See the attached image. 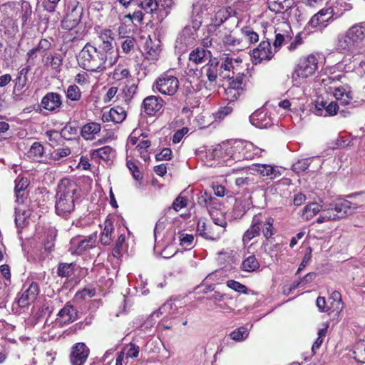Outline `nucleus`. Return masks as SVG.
Here are the masks:
<instances>
[{
	"label": "nucleus",
	"instance_id": "obj_1",
	"mask_svg": "<svg viewBox=\"0 0 365 365\" xmlns=\"http://www.w3.org/2000/svg\"><path fill=\"white\" fill-rule=\"evenodd\" d=\"M116 62V58L87 43L79 53V64L85 70L91 72H102Z\"/></svg>",
	"mask_w": 365,
	"mask_h": 365
},
{
	"label": "nucleus",
	"instance_id": "obj_2",
	"mask_svg": "<svg viewBox=\"0 0 365 365\" xmlns=\"http://www.w3.org/2000/svg\"><path fill=\"white\" fill-rule=\"evenodd\" d=\"M77 184L68 178L61 180L56 194V213L67 218L75 210V202L79 197Z\"/></svg>",
	"mask_w": 365,
	"mask_h": 365
},
{
	"label": "nucleus",
	"instance_id": "obj_3",
	"mask_svg": "<svg viewBox=\"0 0 365 365\" xmlns=\"http://www.w3.org/2000/svg\"><path fill=\"white\" fill-rule=\"evenodd\" d=\"M274 219L261 213L253 216L250 227L245 231L242 237L244 245L250 242L253 238L262 233L266 239H269L274 235L273 226Z\"/></svg>",
	"mask_w": 365,
	"mask_h": 365
},
{
	"label": "nucleus",
	"instance_id": "obj_4",
	"mask_svg": "<svg viewBox=\"0 0 365 365\" xmlns=\"http://www.w3.org/2000/svg\"><path fill=\"white\" fill-rule=\"evenodd\" d=\"M318 68V60L317 57L310 54L307 57L300 58L292 73V79L297 81L298 78H307L313 75Z\"/></svg>",
	"mask_w": 365,
	"mask_h": 365
},
{
	"label": "nucleus",
	"instance_id": "obj_5",
	"mask_svg": "<svg viewBox=\"0 0 365 365\" xmlns=\"http://www.w3.org/2000/svg\"><path fill=\"white\" fill-rule=\"evenodd\" d=\"M154 91L163 95L173 96L179 88V81L177 77L165 73L159 76L153 85Z\"/></svg>",
	"mask_w": 365,
	"mask_h": 365
},
{
	"label": "nucleus",
	"instance_id": "obj_6",
	"mask_svg": "<svg viewBox=\"0 0 365 365\" xmlns=\"http://www.w3.org/2000/svg\"><path fill=\"white\" fill-rule=\"evenodd\" d=\"M233 159L240 161L242 160H252L257 155H260L262 150L255 147L252 143L247 141L239 142L235 146Z\"/></svg>",
	"mask_w": 365,
	"mask_h": 365
},
{
	"label": "nucleus",
	"instance_id": "obj_7",
	"mask_svg": "<svg viewBox=\"0 0 365 365\" xmlns=\"http://www.w3.org/2000/svg\"><path fill=\"white\" fill-rule=\"evenodd\" d=\"M334 49L341 54H352L359 51L346 31L337 35L334 41Z\"/></svg>",
	"mask_w": 365,
	"mask_h": 365
},
{
	"label": "nucleus",
	"instance_id": "obj_8",
	"mask_svg": "<svg viewBox=\"0 0 365 365\" xmlns=\"http://www.w3.org/2000/svg\"><path fill=\"white\" fill-rule=\"evenodd\" d=\"M97 234L93 233L82 240H72V246L70 250L72 254L83 255L87 254L90 250L96 247Z\"/></svg>",
	"mask_w": 365,
	"mask_h": 365
},
{
	"label": "nucleus",
	"instance_id": "obj_9",
	"mask_svg": "<svg viewBox=\"0 0 365 365\" xmlns=\"http://www.w3.org/2000/svg\"><path fill=\"white\" fill-rule=\"evenodd\" d=\"M224 232L225 228L217 225H207L202 220H199L197 225V233L206 240L217 241Z\"/></svg>",
	"mask_w": 365,
	"mask_h": 365
},
{
	"label": "nucleus",
	"instance_id": "obj_10",
	"mask_svg": "<svg viewBox=\"0 0 365 365\" xmlns=\"http://www.w3.org/2000/svg\"><path fill=\"white\" fill-rule=\"evenodd\" d=\"M90 353L89 349L84 343H76L71 348L70 361L71 365H83Z\"/></svg>",
	"mask_w": 365,
	"mask_h": 365
},
{
	"label": "nucleus",
	"instance_id": "obj_11",
	"mask_svg": "<svg viewBox=\"0 0 365 365\" xmlns=\"http://www.w3.org/2000/svg\"><path fill=\"white\" fill-rule=\"evenodd\" d=\"M219 64L220 61L216 58L210 60L209 63L204 66L200 71L201 81H205L206 78L210 82V86H212L219 74Z\"/></svg>",
	"mask_w": 365,
	"mask_h": 365
},
{
	"label": "nucleus",
	"instance_id": "obj_12",
	"mask_svg": "<svg viewBox=\"0 0 365 365\" xmlns=\"http://www.w3.org/2000/svg\"><path fill=\"white\" fill-rule=\"evenodd\" d=\"M38 292L39 289L37 283H31L29 287L22 292L16 300L17 305L21 308L28 307L31 302H34Z\"/></svg>",
	"mask_w": 365,
	"mask_h": 365
},
{
	"label": "nucleus",
	"instance_id": "obj_13",
	"mask_svg": "<svg viewBox=\"0 0 365 365\" xmlns=\"http://www.w3.org/2000/svg\"><path fill=\"white\" fill-rule=\"evenodd\" d=\"M331 206L333 210H334L336 220L344 218L352 214L357 208L355 204L346 200H339Z\"/></svg>",
	"mask_w": 365,
	"mask_h": 365
},
{
	"label": "nucleus",
	"instance_id": "obj_14",
	"mask_svg": "<svg viewBox=\"0 0 365 365\" xmlns=\"http://www.w3.org/2000/svg\"><path fill=\"white\" fill-rule=\"evenodd\" d=\"M163 105L164 101L161 97L150 96L143 100L142 108L147 115H154L163 108Z\"/></svg>",
	"mask_w": 365,
	"mask_h": 365
},
{
	"label": "nucleus",
	"instance_id": "obj_15",
	"mask_svg": "<svg viewBox=\"0 0 365 365\" xmlns=\"http://www.w3.org/2000/svg\"><path fill=\"white\" fill-rule=\"evenodd\" d=\"M113 31L110 29H103L98 33V43H97L98 48L106 51V53H109L113 56L114 53L113 46Z\"/></svg>",
	"mask_w": 365,
	"mask_h": 365
},
{
	"label": "nucleus",
	"instance_id": "obj_16",
	"mask_svg": "<svg viewBox=\"0 0 365 365\" xmlns=\"http://www.w3.org/2000/svg\"><path fill=\"white\" fill-rule=\"evenodd\" d=\"M250 123L257 128H267L274 124L270 114L264 110H256L250 116Z\"/></svg>",
	"mask_w": 365,
	"mask_h": 365
},
{
	"label": "nucleus",
	"instance_id": "obj_17",
	"mask_svg": "<svg viewBox=\"0 0 365 365\" xmlns=\"http://www.w3.org/2000/svg\"><path fill=\"white\" fill-rule=\"evenodd\" d=\"M346 31L360 51L365 41V21L352 25Z\"/></svg>",
	"mask_w": 365,
	"mask_h": 365
},
{
	"label": "nucleus",
	"instance_id": "obj_18",
	"mask_svg": "<svg viewBox=\"0 0 365 365\" xmlns=\"http://www.w3.org/2000/svg\"><path fill=\"white\" fill-rule=\"evenodd\" d=\"M57 316L61 319V325H68L78 319V310L70 302H67Z\"/></svg>",
	"mask_w": 365,
	"mask_h": 365
},
{
	"label": "nucleus",
	"instance_id": "obj_19",
	"mask_svg": "<svg viewBox=\"0 0 365 365\" xmlns=\"http://www.w3.org/2000/svg\"><path fill=\"white\" fill-rule=\"evenodd\" d=\"M274 56L270 43L268 41H262L257 48L253 49L252 57L258 61V63L264 60L269 61Z\"/></svg>",
	"mask_w": 365,
	"mask_h": 365
},
{
	"label": "nucleus",
	"instance_id": "obj_20",
	"mask_svg": "<svg viewBox=\"0 0 365 365\" xmlns=\"http://www.w3.org/2000/svg\"><path fill=\"white\" fill-rule=\"evenodd\" d=\"M41 105L46 110L53 111L62 105L61 96L57 93H48L43 97Z\"/></svg>",
	"mask_w": 365,
	"mask_h": 365
},
{
	"label": "nucleus",
	"instance_id": "obj_21",
	"mask_svg": "<svg viewBox=\"0 0 365 365\" xmlns=\"http://www.w3.org/2000/svg\"><path fill=\"white\" fill-rule=\"evenodd\" d=\"M126 117V113L123 108L116 106L110 109L108 112H103L101 119L103 122L112 121L115 123L123 122Z\"/></svg>",
	"mask_w": 365,
	"mask_h": 365
},
{
	"label": "nucleus",
	"instance_id": "obj_22",
	"mask_svg": "<svg viewBox=\"0 0 365 365\" xmlns=\"http://www.w3.org/2000/svg\"><path fill=\"white\" fill-rule=\"evenodd\" d=\"M252 170L257 172L261 176L267 177L270 180L275 179L281 175V173L277 167L269 164L254 165Z\"/></svg>",
	"mask_w": 365,
	"mask_h": 365
},
{
	"label": "nucleus",
	"instance_id": "obj_23",
	"mask_svg": "<svg viewBox=\"0 0 365 365\" xmlns=\"http://www.w3.org/2000/svg\"><path fill=\"white\" fill-rule=\"evenodd\" d=\"M333 94L335 98L344 106L349 104L353 100L352 91L347 84L334 88Z\"/></svg>",
	"mask_w": 365,
	"mask_h": 365
},
{
	"label": "nucleus",
	"instance_id": "obj_24",
	"mask_svg": "<svg viewBox=\"0 0 365 365\" xmlns=\"http://www.w3.org/2000/svg\"><path fill=\"white\" fill-rule=\"evenodd\" d=\"M101 130V124L96 122H90L81 128V135L85 140H91L95 138V135L100 133Z\"/></svg>",
	"mask_w": 365,
	"mask_h": 365
},
{
	"label": "nucleus",
	"instance_id": "obj_25",
	"mask_svg": "<svg viewBox=\"0 0 365 365\" xmlns=\"http://www.w3.org/2000/svg\"><path fill=\"white\" fill-rule=\"evenodd\" d=\"M329 10V9H324L314 14L309 21V26L312 28H316L321 24L327 22L332 17V11Z\"/></svg>",
	"mask_w": 365,
	"mask_h": 365
},
{
	"label": "nucleus",
	"instance_id": "obj_26",
	"mask_svg": "<svg viewBox=\"0 0 365 365\" xmlns=\"http://www.w3.org/2000/svg\"><path fill=\"white\" fill-rule=\"evenodd\" d=\"M114 225L110 219H106L104 222V227L101 234L100 242L103 245H109L113 241Z\"/></svg>",
	"mask_w": 365,
	"mask_h": 365
},
{
	"label": "nucleus",
	"instance_id": "obj_27",
	"mask_svg": "<svg viewBox=\"0 0 365 365\" xmlns=\"http://www.w3.org/2000/svg\"><path fill=\"white\" fill-rule=\"evenodd\" d=\"M242 63V60L240 58H233L229 56H224L221 58L220 69H223L225 71H232V74H235L238 71V67Z\"/></svg>",
	"mask_w": 365,
	"mask_h": 365
},
{
	"label": "nucleus",
	"instance_id": "obj_28",
	"mask_svg": "<svg viewBox=\"0 0 365 365\" xmlns=\"http://www.w3.org/2000/svg\"><path fill=\"white\" fill-rule=\"evenodd\" d=\"M29 68H22L18 73V76L15 79V85L14 87V93H22L25 91V88L27 83V73Z\"/></svg>",
	"mask_w": 365,
	"mask_h": 365
},
{
	"label": "nucleus",
	"instance_id": "obj_29",
	"mask_svg": "<svg viewBox=\"0 0 365 365\" xmlns=\"http://www.w3.org/2000/svg\"><path fill=\"white\" fill-rule=\"evenodd\" d=\"M210 52L205 48H197L189 55V60L196 64L205 63L210 57Z\"/></svg>",
	"mask_w": 365,
	"mask_h": 365
},
{
	"label": "nucleus",
	"instance_id": "obj_30",
	"mask_svg": "<svg viewBox=\"0 0 365 365\" xmlns=\"http://www.w3.org/2000/svg\"><path fill=\"white\" fill-rule=\"evenodd\" d=\"M230 16V12L225 9H222L218 10L211 19L210 28H215L220 26L225 21H227Z\"/></svg>",
	"mask_w": 365,
	"mask_h": 365
},
{
	"label": "nucleus",
	"instance_id": "obj_31",
	"mask_svg": "<svg viewBox=\"0 0 365 365\" xmlns=\"http://www.w3.org/2000/svg\"><path fill=\"white\" fill-rule=\"evenodd\" d=\"M56 236L57 230L55 227L50 226L46 229L44 249L48 252H51L53 250Z\"/></svg>",
	"mask_w": 365,
	"mask_h": 365
},
{
	"label": "nucleus",
	"instance_id": "obj_32",
	"mask_svg": "<svg viewBox=\"0 0 365 365\" xmlns=\"http://www.w3.org/2000/svg\"><path fill=\"white\" fill-rule=\"evenodd\" d=\"M210 4L207 0H198L192 4V14L195 17L196 20L201 19L205 14L207 11Z\"/></svg>",
	"mask_w": 365,
	"mask_h": 365
},
{
	"label": "nucleus",
	"instance_id": "obj_33",
	"mask_svg": "<svg viewBox=\"0 0 365 365\" xmlns=\"http://www.w3.org/2000/svg\"><path fill=\"white\" fill-rule=\"evenodd\" d=\"M229 78V88L238 89L240 91L243 90V87L246 83L247 76L244 73H237L236 76H227Z\"/></svg>",
	"mask_w": 365,
	"mask_h": 365
},
{
	"label": "nucleus",
	"instance_id": "obj_34",
	"mask_svg": "<svg viewBox=\"0 0 365 365\" xmlns=\"http://www.w3.org/2000/svg\"><path fill=\"white\" fill-rule=\"evenodd\" d=\"M135 4L148 14H153L159 7L157 0H135Z\"/></svg>",
	"mask_w": 365,
	"mask_h": 365
},
{
	"label": "nucleus",
	"instance_id": "obj_35",
	"mask_svg": "<svg viewBox=\"0 0 365 365\" xmlns=\"http://www.w3.org/2000/svg\"><path fill=\"white\" fill-rule=\"evenodd\" d=\"M112 150L111 147L106 145L98 149L92 150L91 151V155L92 159L108 160Z\"/></svg>",
	"mask_w": 365,
	"mask_h": 365
},
{
	"label": "nucleus",
	"instance_id": "obj_36",
	"mask_svg": "<svg viewBox=\"0 0 365 365\" xmlns=\"http://www.w3.org/2000/svg\"><path fill=\"white\" fill-rule=\"evenodd\" d=\"M267 4L269 9L275 13L281 12L282 10H287L291 6L289 0H284V1H281L280 0H267Z\"/></svg>",
	"mask_w": 365,
	"mask_h": 365
},
{
	"label": "nucleus",
	"instance_id": "obj_37",
	"mask_svg": "<svg viewBox=\"0 0 365 365\" xmlns=\"http://www.w3.org/2000/svg\"><path fill=\"white\" fill-rule=\"evenodd\" d=\"M120 44L122 53L125 55H129L135 51L137 41L135 38L127 36L125 38L123 39Z\"/></svg>",
	"mask_w": 365,
	"mask_h": 365
},
{
	"label": "nucleus",
	"instance_id": "obj_38",
	"mask_svg": "<svg viewBox=\"0 0 365 365\" xmlns=\"http://www.w3.org/2000/svg\"><path fill=\"white\" fill-rule=\"evenodd\" d=\"M322 209V207L316 202L309 204L304 208L302 217L308 221L319 213Z\"/></svg>",
	"mask_w": 365,
	"mask_h": 365
},
{
	"label": "nucleus",
	"instance_id": "obj_39",
	"mask_svg": "<svg viewBox=\"0 0 365 365\" xmlns=\"http://www.w3.org/2000/svg\"><path fill=\"white\" fill-rule=\"evenodd\" d=\"M44 148L39 142L32 144L29 151V157L34 160L39 161L43 156Z\"/></svg>",
	"mask_w": 365,
	"mask_h": 365
},
{
	"label": "nucleus",
	"instance_id": "obj_40",
	"mask_svg": "<svg viewBox=\"0 0 365 365\" xmlns=\"http://www.w3.org/2000/svg\"><path fill=\"white\" fill-rule=\"evenodd\" d=\"M29 180L27 178H21L19 180H16L15 192L17 200H19L24 195V191L29 185Z\"/></svg>",
	"mask_w": 365,
	"mask_h": 365
},
{
	"label": "nucleus",
	"instance_id": "obj_41",
	"mask_svg": "<svg viewBox=\"0 0 365 365\" xmlns=\"http://www.w3.org/2000/svg\"><path fill=\"white\" fill-rule=\"evenodd\" d=\"M259 267V263L255 255L247 257L242 264V269L245 272H254Z\"/></svg>",
	"mask_w": 365,
	"mask_h": 365
},
{
	"label": "nucleus",
	"instance_id": "obj_42",
	"mask_svg": "<svg viewBox=\"0 0 365 365\" xmlns=\"http://www.w3.org/2000/svg\"><path fill=\"white\" fill-rule=\"evenodd\" d=\"M125 247V235L124 234H120L118 237L115 247L113 250V256L115 258L120 257L122 255V251Z\"/></svg>",
	"mask_w": 365,
	"mask_h": 365
},
{
	"label": "nucleus",
	"instance_id": "obj_43",
	"mask_svg": "<svg viewBox=\"0 0 365 365\" xmlns=\"http://www.w3.org/2000/svg\"><path fill=\"white\" fill-rule=\"evenodd\" d=\"M138 81H135L134 79L131 81H128L126 82L125 87L123 88V93L126 98V100H130L133 96L136 93L138 89Z\"/></svg>",
	"mask_w": 365,
	"mask_h": 365
},
{
	"label": "nucleus",
	"instance_id": "obj_44",
	"mask_svg": "<svg viewBox=\"0 0 365 365\" xmlns=\"http://www.w3.org/2000/svg\"><path fill=\"white\" fill-rule=\"evenodd\" d=\"M113 78L116 81L125 79L128 81L133 80V78H131L130 71L128 68H125L120 66L115 68L113 72Z\"/></svg>",
	"mask_w": 365,
	"mask_h": 365
},
{
	"label": "nucleus",
	"instance_id": "obj_45",
	"mask_svg": "<svg viewBox=\"0 0 365 365\" xmlns=\"http://www.w3.org/2000/svg\"><path fill=\"white\" fill-rule=\"evenodd\" d=\"M21 19L23 22V25L26 24L28 21H30L31 14H32V9L29 2L26 1H23L21 2Z\"/></svg>",
	"mask_w": 365,
	"mask_h": 365
},
{
	"label": "nucleus",
	"instance_id": "obj_46",
	"mask_svg": "<svg viewBox=\"0 0 365 365\" xmlns=\"http://www.w3.org/2000/svg\"><path fill=\"white\" fill-rule=\"evenodd\" d=\"M66 98L72 101H78L81 98V91L76 85H71L66 91Z\"/></svg>",
	"mask_w": 365,
	"mask_h": 365
},
{
	"label": "nucleus",
	"instance_id": "obj_47",
	"mask_svg": "<svg viewBox=\"0 0 365 365\" xmlns=\"http://www.w3.org/2000/svg\"><path fill=\"white\" fill-rule=\"evenodd\" d=\"M354 358L357 361H365V341H360L356 343L354 348Z\"/></svg>",
	"mask_w": 365,
	"mask_h": 365
},
{
	"label": "nucleus",
	"instance_id": "obj_48",
	"mask_svg": "<svg viewBox=\"0 0 365 365\" xmlns=\"http://www.w3.org/2000/svg\"><path fill=\"white\" fill-rule=\"evenodd\" d=\"M31 215V211L30 210H22L21 208H18L16 212L15 218L16 225L23 226L26 219L29 217Z\"/></svg>",
	"mask_w": 365,
	"mask_h": 365
},
{
	"label": "nucleus",
	"instance_id": "obj_49",
	"mask_svg": "<svg viewBox=\"0 0 365 365\" xmlns=\"http://www.w3.org/2000/svg\"><path fill=\"white\" fill-rule=\"evenodd\" d=\"M241 32L250 43H254L259 41V35L249 26L242 28Z\"/></svg>",
	"mask_w": 365,
	"mask_h": 365
},
{
	"label": "nucleus",
	"instance_id": "obj_50",
	"mask_svg": "<svg viewBox=\"0 0 365 365\" xmlns=\"http://www.w3.org/2000/svg\"><path fill=\"white\" fill-rule=\"evenodd\" d=\"M285 34H277L275 36V40L274 41V46L275 48L280 47L282 44L285 42L288 43L292 39V35L289 31H284Z\"/></svg>",
	"mask_w": 365,
	"mask_h": 365
},
{
	"label": "nucleus",
	"instance_id": "obj_51",
	"mask_svg": "<svg viewBox=\"0 0 365 365\" xmlns=\"http://www.w3.org/2000/svg\"><path fill=\"white\" fill-rule=\"evenodd\" d=\"M309 158L302 159L292 165V170L297 173L305 171L310 165Z\"/></svg>",
	"mask_w": 365,
	"mask_h": 365
},
{
	"label": "nucleus",
	"instance_id": "obj_52",
	"mask_svg": "<svg viewBox=\"0 0 365 365\" xmlns=\"http://www.w3.org/2000/svg\"><path fill=\"white\" fill-rule=\"evenodd\" d=\"M158 2L159 4L158 9L160 11H163L165 16H168L170 13L175 5V0H159Z\"/></svg>",
	"mask_w": 365,
	"mask_h": 365
},
{
	"label": "nucleus",
	"instance_id": "obj_53",
	"mask_svg": "<svg viewBox=\"0 0 365 365\" xmlns=\"http://www.w3.org/2000/svg\"><path fill=\"white\" fill-rule=\"evenodd\" d=\"M73 272L72 264L60 263L58 267V274L61 277H68Z\"/></svg>",
	"mask_w": 365,
	"mask_h": 365
},
{
	"label": "nucleus",
	"instance_id": "obj_54",
	"mask_svg": "<svg viewBox=\"0 0 365 365\" xmlns=\"http://www.w3.org/2000/svg\"><path fill=\"white\" fill-rule=\"evenodd\" d=\"M160 53V48L158 46L153 48L152 46H150L148 43H146V53L145 57L148 60H157Z\"/></svg>",
	"mask_w": 365,
	"mask_h": 365
},
{
	"label": "nucleus",
	"instance_id": "obj_55",
	"mask_svg": "<svg viewBox=\"0 0 365 365\" xmlns=\"http://www.w3.org/2000/svg\"><path fill=\"white\" fill-rule=\"evenodd\" d=\"M249 335L247 330L244 327H240L238 329L234 330L230 334V337L232 340L240 341L246 339Z\"/></svg>",
	"mask_w": 365,
	"mask_h": 365
},
{
	"label": "nucleus",
	"instance_id": "obj_56",
	"mask_svg": "<svg viewBox=\"0 0 365 365\" xmlns=\"http://www.w3.org/2000/svg\"><path fill=\"white\" fill-rule=\"evenodd\" d=\"M227 285L229 288L239 293L247 294L248 291V289L245 285L235 280H228L227 282Z\"/></svg>",
	"mask_w": 365,
	"mask_h": 365
},
{
	"label": "nucleus",
	"instance_id": "obj_57",
	"mask_svg": "<svg viewBox=\"0 0 365 365\" xmlns=\"http://www.w3.org/2000/svg\"><path fill=\"white\" fill-rule=\"evenodd\" d=\"M212 196L207 192H201L197 198V203L208 210Z\"/></svg>",
	"mask_w": 365,
	"mask_h": 365
},
{
	"label": "nucleus",
	"instance_id": "obj_58",
	"mask_svg": "<svg viewBox=\"0 0 365 365\" xmlns=\"http://www.w3.org/2000/svg\"><path fill=\"white\" fill-rule=\"evenodd\" d=\"M127 167L132 173V175L135 180H141L143 179L141 173L139 171L138 168L133 162H132L131 160L127 161Z\"/></svg>",
	"mask_w": 365,
	"mask_h": 365
},
{
	"label": "nucleus",
	"instance_id": "obj_59",
	"mask_svg": "<svg viewBox=\"0 0 365 365\" xmlns=\"http://www.w3.org/2000/svg\"><path fill=\"white\" fill-rule=\"evenodd\" d=\"M82 15V9L78 6L73 7L71 11L66 14V18H71L70 20H77V23L81 21Z\"/></svg>",
	"mask_w": 365,
	"mask_h": 365
},
{
	"label": "nucleus",
	"instance_id": "obj_60",
	"mask_svg": "<svg viewBox=\"0 0 365 365\" xmlns=\"http://www.w3.org/2000/svg\"><path fill=\"white\" fill-rule=\"evenodd\" d=\"M187 204V200L185 197L179 195L175 200L173 201L172 204V207L176 211L178 212L180 209L185 207Z\"/></svg>",
	"mask_w": 365,
	"mask_h": 365
},
{
	"label": "nucleus",
	"instance_id": "obj_61",
	"mask_svg": "<svg viewBox=\"0 0 365 365\" xmlns=\"http://www.w3.org/2000/svg\"><path fill=\"white\" fill-rule=\"evenodd\" d=\"M71 154V150L68 148H59L51 154V158L54 160H58L60 158L66 157Z\"/></svg>",
	"mask_w": 365,
	"mask_h": 365
},
{
	"label": "nucleus",
	"instance_id": "obj_62",
	"mask_svg": "<svg viewBox=\"0 0 365 365\" xmlns=\"http://www.w3.org/2000/svg\"><path fill=\"white\" fill-rule=\"evenodd\" d=\"M96 294L94 289L84 288L76 292L75 297L78 299H83L86 297H93Z\"/></svg>",
	"mask_w": 365,
	"mask_h": 365
},
{
	"label": "nucleus",
	"instance_id": "obj_63",
	"mask_svg": "<svg viewBox=\"0 0 365 365\" xmlns=\"http://www.w3.org/2000/svg\"><path fill=\"white\" fill-rule=\"evenodd\" d=\"M231 299L232 298L227 294H222L220 292H215V293L210 297V299L212 300L215 305L225 302L227 299Z\"/></svg>",
	"mask_w": 365,
	"mask_h": 365
},
{
	"label": "nucleus",
	"instance_id": "obj_64",
	"mask_svg": "<svg viewBox=\"0 0 365 365\" xmlns=\"http://www.w3.org/2000/svg\"><path fill=\"white\" fill-rule=\"evenodd\" d=\"M129 348L127 350L126 353H125V356L127 359L128 358H136L139 354L140 348L138 345L130 343Z\"/></svg>",
	"mask_w": 365,
	"mask_h": 365
}]
</instances>
